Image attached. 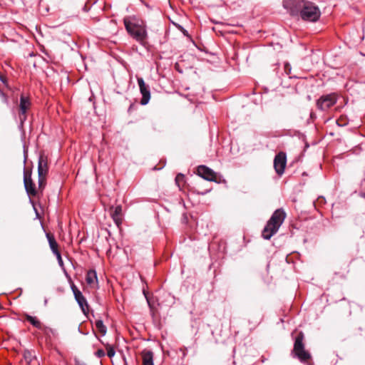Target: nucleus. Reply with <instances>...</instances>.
<instances>
[{
	"mask_svg": "<svg viewBox=\"0 0 365 365\" xmlns=\"http://www.w3.org/2000/svg\"><path fill=\"white\" fill-rule=\"evenodd\" d=\"M282 4L291 16L306 21L316 22L321 16L319 7L309 0H283Z\"/></svg>",
	"mask_w": 365,
	"mask_h": 365,
	"instance_id": "nucleus-1",
	"label": "nucleus"
},
{
	"mask_svg": "<svg viewBox=\"0 0 365 365\" xmlns=\"http://www.w3.org/2000/svg\"><path fill=\"white\" fill-rule=\"evenodd\" d=\"M127 32L138 42L143 43L148 38L146 25L143 20L135 16H127L123 19Z\"/></svg>",
	"mask_w": 365,
	"mask_h": 365,
	"instance_id": "nucleus-2",
	"label": "nucleus"
},
{
	"mask_svg": "<svg viewBox=\"0 0 365 365\" xmlns=\"http://www.w3.org/2000/svg\"><path fill=\"white\" fill-rule=\"evenodd\" d=\"M286 217V212L282 208L276 210L262 230V237L265 240H269L274 235L278 232Z\"/></svg>",
	"mask_w": 365,
	"mask_h": 365,
	"instance_id": "nucleus-3",
	"label": "nucleus"
},
{
	"mask_svg": "<svg viewBox=\"0 0 365 365\" xmlns=\"http://www.w3.org/2000/svg\"><path fill=\"white\" fill-rule=\"evenodd\" d=\"M304 334L300 331L295 338L292 353L300 361L306 362L311 359L310 354L305 350Z\"/></svg>",
	"mask_w": 365,
	"mask_h": 365,
	"instance_id": "nucleus-4",
	"label": "nucleus"
},
{
	"mask_svg": "<svg viewBox=\"0 0 365 365\" xmlns=\"http://www.w3.org/2000/svg\"><path fill=\"white\" fill-rule=\"evenodd\" d=\"M48 172L47 157L41 154L38 161V190L42 192L46 184V176Z\"/></svg>",
	"mask_w": 365,
	"mask_h": 365,
	"instance_id": "nucleus-5",
	"label": "nucleus"
},
{
	"mask_svg": "<svg viewBox=\"0 0 365 365\" xmlns=\"http://www.w3.org/2000/svg\"><path fill=\"white\" fill-rule=\"evenodd\" d=\"M337 100L338 96L334 93L323 95L317 101L316 105L318 109L327 111L336 103Z\"/></svg>",
	"mask_w": 365,
	"mask_h": 365,
	"instance_id": "nucleus-6",
	"label": "nucleus"
},
{
	"mask_svg": "<svg viewBox=\"0 0 365 365\" xmlns=\"http://www.w3.org/2000/svg\"><path fill=\"white\" fill-rule=\"evenodd\" d=\"M31 107V102L29 97L21 94L20 96V102L19 104V119L21 126H23L24 122L27 119V112Z\"/></svg>",
	"mask_w": 365,
	"mask_h": 365,
	"instance_id": "nucleus-7",
	"label": "nucleus"
},
{
	"mask_svg": "<svg viewBox=\"0 0 365 365\" xmlns=\"http://www.w3.org/2000/svg\"><path fill=\"white\" fill-rule=\"evenodd\" d=\"M24 184L26 193L29 196L36 197L37 195L38 190L36 187V185L31 179V170H27L24 169Z\"/></svg>",
	"mask_w": 365,
	"mask_h": 365,
	"instance_id": "nucleus-8",
	"label": "nucleus"
},
{
	"mask_svg": "<svg viewBox=\"0 0 365 365\" xmlns=\"http://www.w3.org/2000/svg\"><path fill=\"white\" fill-rule=\"evenodd\" d=\"M71 290L73 293L74 297L79 307H81L83 313L86 315L88 312V304L87 302L86 299L83 295L81 292L78 289V287L72 283L71 284Z\"/></svg>",
	"mask_w": 365,
	"mask_h": 365,
	"instance_id": "nucleus-9",
	"label": "nucleus"
},
{
	"mask_svg": "<svg viewBox=\"0 0 365 365\" xmlns=\"http://www.w3.org/2000/svg\"><path fill=\"white\" fill-rule=\"evenodd\" d=\"M138 84L139 86L140 92L142 95L140 104L145 106L148 103L150 99V91L149 86L145 84L144 80L141 77L137 78Z\"/></svg>",
	"mask_w": 365,
	"mask_h": 365,
	"instance_id": "nucleus-10",
	"label": "nucleus"
},
{
	"mask_svg": "<svg viewBox=\"0 0 365 365\" xmlns=\"http://www.w3.org/2000/svg\"><path fill=\"white\" fill-rule=\"evenodd\" d=\"M287 165V156L284 152H279L274 159V168L279 175H282Z\"/></svg>",
	"mask_w": 365,
	"mask_h": 365,
	"instance_id": "nucleus-11",
	"label": "nucleus"
},
{
	"mask_svg": "<svg viewBox=\"0 0 365 365\" xmlns=\"http://www.w3.org/2000/svg\"><path fill=\"white\" fill-rule=\"evenodd\" d=\"M197 175L208 181L217 182V174L205 165H200L197 169Z\"/></svg>",
	"mask_w": 365,
	"mask_h": 365,
	"instance_id": "nucleus-12",
	"label": "nucleus"
},
{
	"mask_svg": "<svg viewBox=\"0 0 365 365\" xmlns=\"http://www.w3.org/2000/svg\"><path fill=\"white\" fill-rule=\"evenodd\" d=\"M110 216L118 227H120L123 222L122 206H111L110 207Z\"/></svg>",
	"mask_w": 365,
	"mask_h": 365,
	"instance_id": "nucleus-13",
	"label": "nucleus"
},
{
	"mask_svg": "<svg viewBox=\"0 0 365 365\" xmlns=\"http://www.w3.org/2000/svg\"><path fill=\"white\" fill-rule=\"evenodd\" d=\"M143 365H154L153 353L150 350L144 349L141 352Z\"/></svg>",
	"mask_w": 365,
	"mask_h": 365,
	"instance_id": "nucleus-14",
	"label": "nucleus"
},
{
	"mask_svg": "<svg viewBox=\"0 0 365 365\" xmlns=\"http://www.w3.org/2000/svg\"><path fill=\"white\" fill-rule=\"evenodd\" d=\"M46 237L48 241L49 247L53 254L59 252L58 250V245L53 236V235L51 233H46Z\"/></svg>",
	"mask_w": 365,
	"mask_h": 365,
	"instance_id": "nucleus-15",
	"label": "nucleus"
},
{
	"mask_svg": "<svg viewBox=\"0 0 365 365\" xmlns=\"http://www.w3.org/2000/svg\"><path fill=\"white\" fill-rule=\"evenodd\" d=\"M24 317L26 320L31 323L34 327L40 330L43 329V326L42 323L36 317H32L28 314H25Z\"/></svg>",
	"mask_w": 365,
	"mask_h": 365,
	"instance_id": "nucleus-16",
	"label": "nucleus"
},
{
	"mask_svg": "<svg viewBox=\"0 0 365 365\" xmlns=\"http://www.w3.org/2000/svg\"><path fill=\"white\" fill-rule=\"evenodd\" d=\"M86 281L87 284L90 286L93 285L96 282H97V274L95 270L91 269L87 272Z\"/></svg>",
	"mask_w": 365,
	"mask_h": 365,
	"instance_id": "nucleus-17",
	"label": "nucleus"
},
{
	"mask_svg": "<svg viewBox=\"0 0 365 365\" xmlns=\"http://www.w3.org/2000/svg\"><path fill=\"white\" fill-rule=\"evenodd\" d=\"M96 327L103 335L106 334L107 329L102 320H97L96 322Z\"/></svg>",
	"mask_w": 365,
	"mask_h": 365,
	"instance_id": "nucleus-18",
	"label": "nucleus"
},
{
	"mask_svg": "<svg viewBox=\"0 0 365 365\" xmlns=\"http://www.w3.org/2000/svg\"><path fill=\"white\" fill-rule=\"evenodd\" d=\"M175 183L180 189L183 186L185 183V175L182 173H179L175 177Z\"/></svg>",
	"mask_w": 365,
	"mask_h": 365,
	"instance_id": "nucleus-19",
	"label": "nucleus"
},
{
	"mask_svg": "<svg viewBox=\"0 0 365 365\" xmlns=\"http://www.w3.org/2000/svg\"><path fill=\"white\" fill-rule=\"evenodd\" d=\"M106 349L107 351V355L109 358H112L113 356H114L115 351L114 348L111 345L107 344L106 346Z\"/></svg>",
	"mask_w": 365,
	"mask_h": 365,
	"instance_id": "nucleus-20",
	"label": "nucleus"
},
{
	"mask_svg": "<svg viewBox=\"0 0 365 365\" xmlns=\"http://www.w3.org/2000/svg\"><path fill=\"white\" fill-rule=\"evenodd\" d=\"M24 357L26 361L30 363L34 358V356L31 351L26 350L24 353Z\"/></svg>",
	"mask_w": 365,
	"mask_h": 365,
	"instance_id": "nucleus-21",
	"label": "nucleus"
},
{
	"mask_svg": "<svg viewBox=\"0 0 365 365\" xmlns=\"http://www.w3.org/2000/svg\"><path fill=\"white\" fill-rule=\"evenodd\" d=\"M284 73L287 75L289 76L291 73L292 68H291V66H290V64L289 63H284Z\"/></svg>",
	"mask_w": 365,
	"mask_h": 365,
	"instance_id": "nucleus-22",
	"label": "nucleus"
},
{
	"mask_svg": "<svg viewBox=\"0 0 365 365\" xmlns=\"http://www.w3.org/2000/svg\"><path fill=\"white\" fill-rule=\"evenodd\" d=\"M0 97L1 98V100L4 103H6V104L9 103L8 96L1 90H0Z\"/></svg>",
	"mask_w": 365,
	"mask_h": 365,
	"instance_id": "nucleus-23",
	"label": "nucleus"
},
{
	"mask_svg": "<svg viewBox=\"0 0 365 365\" xmlns=\"http://www.w3.org/2000/svg\"><path fill=\"white\" fill-rule=\"evenodd\" d=\"M57 258L58 262L61 267H63V262L60 252L54 254Z\"/></svg>",
	"mask_w": 365,
	"mask_h": 365,
	"instance_id": "nucleus-24",
	"label": "nucleus"
},
{
	"mask_svg": "<svg viewBox=\"0 0 365 365\" xmlns=\"http://www.w3.org/2000/svg\"><path fill=\"white\" fill-rule=\"evenodd\" d=\"M96 355L98 358L103 357V356H105V351H104L103 349H98V350L96 352Z\"/></svg>",
	"mask_w": 365,
	"mask_h": 365,
	"instance_id": "nucleus-25",
	"label": "nucleus"
},
{
	"mask_svg": "<svg viewBox=\"0 0 365 365\" xmlns=\"http://www.w3.org/2000/svg\"><path fill=\"white\" fill-rule=\"evenodd\" d=\"M324 200H324V197H319V198L318 199V201H319H319H320V202H324Z\"/></svg>",
	"mask_w": 365,
	"mask_h": 365,
	"instance_id": "nucleus-26",
	"label": "nucleus"
},
{
	"mask_svg": "<svg viewBox=\"0 0 365 365\" xmlns=\"http://www.w3.org/2000/svg\"><path fill=\"white\" fill-rule=\"evenodd\" d=\"M153 130H156L157 128H156V123H153Z\"/></svg>",
	"mask_w": 365,
	"mask_h": 365,
	"instance_id": "nucleus-27",
	"label": "nucleus"
},
{
	"mask_svg": "<svg viewBox=\"0 0 365 365\" xmlns=\"http://www.w3.org/2000/svg\"><path fill=\"white\" fill-rule=\"evenodd\" d=\"M0 79L1 81L3 82V83H5V78H3V77H0Z\"/></svg>",
	"mask_w": 365,
	"mask_h": 365,
	"instance_id": "nucleus-28",
	"label": "nucleus"
},
{
	"mask_svg": "<svg viewBox=\"0 0 365 365\" xmlns=\"http://www.w3.org/2000/svg\"><path fill=\"white\" fill-rule=\"evenodd\" d=\"M76 365H83V364H80V363H78V364H76Z\"/></svg>",
	"mask_w": 365,
	"mask_h": 365,
	"instance_id": "nucleus-29",
	"label": "nucleus"
},
{
	"mask_svg": "<svg viewBox=\"0 0 365 365\" xmlns=\"http://www.w3.org/2000/svg\"><path fill=\"white\" fill-rule=\"evenodd\" d=\"M362 196H363V197H364V198H365V193H364V194L362 195Z\"/></svg>",
	"mask_w": 365,
	"mask_h": 365,
	"instance_id": "nucleus-30",
	"label": "nucleus"
}]
</instances>
